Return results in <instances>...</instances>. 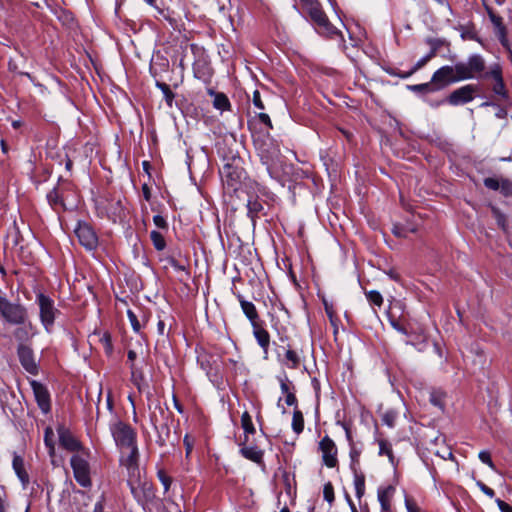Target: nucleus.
Masks as SVG:
<instances>
[{
	"label": "nucleus",
	"instance_id": "nucleus-52",
	"mask_svg": "<svg viewBox=\"0 0 512 512\" xmlns=\"http://www.w3.org/2000/svg\"><path fill=\"white\" fill-rule=\"evenodd\" d=\"M253 104L255 107H257L260 110H263L265 108V106L262 102V99H261L260 92L258 90H255L253 93Z\"/></svg>",
	"mask_w": 512,
	"mask_h": 512
},
{
	"label": "nucleus",
	"instance_id": "nucleus-14",
	"mask_svg": "<svg viewBox=\"0 0 512 512\" xmlns=\"http://www.w3.org/2000/svg\"><path fill=\"white\" fill-rule=\"evenodd\" d=\"M59 443L60 445L70 451L81 453L82 450H85L78 439L66 428L60 427L58 429Z\"/></svg>",
	"mask_w": 512,
	"mask_h": 512
},
{
	"label": "nucleus",
	"instance_id": "nucleus-20",
	"mask_svg": "<svg viewBox=\"0 0 512 512\" xmlns=\"http://www.w3.org/2000/svg\"><path fill=\"white\" fill-rule=\"evenodd\" d=\"M21 325L22 326L14 330L13 336L19 342V345H26V342H28L33 337L35 332H33L32 323H24Z\"/></svg>",
	"mask_w": 512,
	"mask_h": 512
},
{
	"label": "nucleus",
	"instance_id": "nucleus-17",
	"mask_svg": "<svg viewBox=\"0 0 512 512\" xmlns=\"http://www.w3.org/2000/svg\"><path fill=\"white\" fill-rule=\"evenodd\" d=\"M120 452V463L122 466L126 468V470L132 469L134 467H139V451L137 445L131 448L120 450Z\"/></svg>",
	"mask_w": 512,
	"mask_h": 512
},
{
	"label": "nucleus",
	"instance_id": "nucleus-16",
	"mask_svg": "<svg viewBox=\"0 0 512 512\" xmlns=\"http://www.w3.org/2000/svg\"><path fill=\"white\" fill-rule=\"evenodd\" d=\"M253 335L258 343V345L262 348L265 358L268 355V350L270 346V334L263 327V322H259L257 324L252 325Z\"/></svg>",
	"mask_w": 512,
	"mask_h": 512
},
{
	"label": "nucleus",
	"instance_id": "nucleus-1",
	"mask_svg": "<svg viewBox=\"0 0 512 512\" xmlns=\"http://www.w3.org/2000/svg\"><path fill=\"white\" fill-rule=\"evenodd\" d=\"M36 304L39 307V318L47 333H52L55 320L61 314L55 302L49 296L39 293L36 295Z\"/></svg>",
	"mask_w": 512,
	"mask_h": 512
},
{
	"label": "nucleus",
	"instance_id": "nucleus-34",
	"mask_svg": "<svg viewBox=\"0 0 512 512\" xmlns=\"http://www.w3.org/2000/svg\"><path fill=\"white\" fill-rule=\"evenodd\" d=\"M150 238L156 250L162 251L166 247L165 239L160 232L156 230L151 231Z\"/></svg>",
	"mask_w": 512,
	"mask_h": 512
},
{
	"label": "nucleus",
	"instance_id": "nucleus-57",
	"mask_svg": "<svg viewBox=\"0 0 512 512\" xmlns=\"http://www.w3.org/2000/svg\"><path fill=\"white\" fill-rule=\"evenodd\" d=\"M496 503L501 512H512V506L501 499H496Z\"/></svg>",
	"mask_w": 512,
	"mask_h": 512
},
{
	"label": "nucleus",
	"instance_id": "nucleus-48",
	"mask_svg": "<svg viewBox=\"0 0 512 512\" xmlns=\"http://www.w3.org/2000/svg\"><path fill=\"white\" fill-rule=\"evenodd\" d=\"M493 91H494V93H496L502 97H505L506 91H505V86H504L502 78H499L498 81L495 82V84L493 86Z\"/></svg>",
	"mask_w": 512,
	"mask_h": 512
},
{
	"label": "nucleus",
	"instance_id": "nucleus-28",
	"mask_svg": "<svg viewBox=\"0 0 512 512\" xmlns=\"http://www.w3.org/2000/svg\"><path fill=\"white\" fill-rule=\"evenodd\" d=\"M241 427L243 428L245 432V442L247 441V435L248 434H255L256 429L254 427V424L252 422V417L249 414V412L245 411L241 416Z\"/></svg>",
	"mask_w": 512,
	"mask_h": 512
},
{
	"label": "nucleus",
	"instance_id": "nucleus-27",
	"mask_svg": "<svg viewBox=\"0 0 512 512\" xmlns=\"http://www.w3.org/2000/svg\"><path fill=\"white\" fill-rule=\"evenodd\" d=\"M354 475V487H355V495L358 499H361L365 494V475L357 469L356 471H352Z\"/></svg>",
	"mask_w": 512,
	"mask_h": 512
},
{
	"label": "nucleus",
	"instance_id": "nucleus-60",
	"mask_svg": "<svg viewBox=\"0 0 512 512\" xmlns=\"http://www.w3.org/2000/svg\"><path fill=\"white\" fill-rule=\"evenodd\" d=\"M173 403H174V407L175 409L179 412V413H183L184 412V408L183 406L180 404V402L178 401L177 397L174 395L173 396Z\"/></svg>",
	"mask_w": 512,
	"mask_h": 512
},
{
	"label": "nucleus",
	"instance_id": "nucleus-51",
	"mask_svg": "<svg viewBox=\"0 0 512 512\" xmlns=\"http://www.w3.org/2000/svg\"><path fill=\"white\" fill-rule=\"evenodd\" d=\"M153 222L160 229H167L168 228L167 221L161 215H155L153 217Z\"/></svg>",
	"mask_w": 512,
	"mask_h": 512
},
{
	"label": "nucleus",
	"instance_id": "nucleus-9",
	"mask_svg": "<svg viewBox=\"0 0 512 512\" xmlns=\"http://www.w3.org/2000/svg\"><path fill=\"white\" fill-rule=\"evenodd\" d=\"M75 234L79 240V243L87 250H93L97 247L98 237L89 224L85 222H79L75 228Z\"/></svg>",
	"mask_w": 512,
	"mask_h": 512
},
{
	"label": "nucleus",
	"instance_id": "nucleus-44",
	"mask_svg": "<svg viewBox=\"0 0 512 512\" xmlns=\"http://www.w3.org/2000/svg\"><path fill=\"white\" fill-rule=\"evenodd\" d=\"M396 420V413L393 411H386L382 416V421L388 427H393Z\"/></svg>",
	"mask_w": 512,
	"mask_h": 512
},
{
	"label": "nucleus",
	"instance_id": "nucleus-61",
	"mask_svg": "<svg viewBox=\"0 0 512 512\" xmlns=\"http://www.w3.org/2000/svg\"><path fill=\"white\" fill-rule=\"evenodd\" d=\"M128 360L131 362V368H133V362L137 357V354L134 350H129L127 353Z\"/></svg>",
	"mask_w": 512,
	"mask_h": 512
},
{
	"label": "nucleus",
	"instance_id": "nucleus-39",
	"mask_svg": "<svg viewBox=\"0 0 512 512\" xmlns=\"http://www.w3.org/2000/svg\"><path fill=\"white\" fill-rule=\"evenodd\" d=\"M366 297L370 303H372L378 307H381L383 304V297L376 290H371L369 292H366Z\"/></svg>",
	"mask_w": 512,
	"mask_h": 512
},
{
	"label": "nucleus",
	"instance_id": "nucleus-49",
	"mask_svg": "<svg viewBox=\"0 0 512 512\" xmlns=\"http://www.w3.org/2000/svg\"><path fill=\"white\" fill-rule=\"evenodd\" d=\"M476 485L479 487V489L486 494L488 497L493 498L495 496V492L492 488L488 487L486 484H484L482 481H477Z\"/></svg>",
	"mask_w": 512,
	"mask_h": 512
},
{
	"label": "nucleus",
	"instance_id": "nucleus-47",
	"mask_svg": "<svg viewBox=\"0 0 512 512\" xmlns=\"http://www.w3.org/2000/svg\"><path fill=\"white\" fill-rule=\"evenodd\" d=\"M429 61L430 60L426 56L419 59L414 65V67L411 69V71L406 74V77L411 76L413 73L424 67Z\"/></svg>",
	"mask_w": 512,
	"mask_h": 512
},
{
	"label": "nucleus",
	"instance_id": "nucleus-19",
	"mask_svg": "<svg viewBox=\"0 0 512 512\" xmlns=\"http://www.w3.org/2000/svg\"><path fill=\"white\" fill-rule=\"evenodd\" d=\"M47 200L52 209L59 213L61 211L67 210L66 204L64 202L63 194L60 192L58 188L52 189L47 194Z\"/></svg>",
	"mask_w": 512,
	"mask_h": 512
},
{
	"label": "nucleus",
	"instance_id": "nucleus-31",
	"mask_svg": "<svg viewBox=\"0 0 512 512\" xmlns=\"http://www.w3.org/2000/svg\"><path fill=\"white\" fill-rule=\"evenodd\" d=\"M285 364L290 369H297L300 365V357L294 350H292L290 348L287 349V351L285 353Z\"/></svg>",
	"mask_w": 512,
	"mask_h": 512
},
{
	"label": "nucleus",
	"instance_id": "nucleus-55",
	"mask_svg": "<svg viewBox=\"0 0 512 512\" xmlns=\"http://www.w3.org/2000/svg\"><path fill=\"white\" fill-rule=\"evenodd\" d=\"M324 306L326 314L330 319V322L332 323V325H335V312L333 310V306L329 305L326 301H324Z\"/></svg>",
	"mask_w": 512,
	"mask_h": 512
},
{
	"label": "nucleus",
	"instance_id": "nucleus-3",
	"mask_svg": "<svg viewBox=\"0 0 512 512\" xmlns=\"http://www.w3.org/2000/svg\"><path fill=\"white\" fill-rule=\"evenodd\" d=\"M109 429L116 446L120 450L131 448L137 445L136 432L129 424L119 419H115L114 422L110 423Z\"/></svg>",
	"mask_w": 512,
	"mask_h": 512
},
{
	"label": "nucleus",
	"instance_id": "nucleus-6",
	"mask_svg": "<svg viewBox=\"0 0 512 512\" xmlns=\"http://www.w3.org/2000/svg\"><path fill=\"white\" fill-rule=\"evenodd\" d=\"M0 314L10 324L21 325L27 320V310L18 303H12L4 297H0Z\"/></svg>",
	"mask_w": 512,
	"mask_h": 512
},
{
	"label": "nucleus",
	"instance_id": "nucleus-43",
	"mask_svg": "<svg viewBox=\"0 0 512 512\" xmlns=\"http://www.w3.org/2000/svg\"><path fill=\"white\" fill-rule=\"evenodd\" d=\"M478 457L482 463L488 465L493 470L495 469V465L491 459V455H490L489 451H487V450L480 451Z\"/></svg>",
	"mask_w": 512,
	"mask_h": 512
},
{
	"label": "nucleus",
	"instance_id": "nucleus-13",
	"mask_svg": "<svg viewBox=\"0 0 512 512\" xmlns=\"http://www.w3.org/2000/svg\"><path fill=\"white\" fill-rule=\"evenodd\" d=\"M431 82L436 86L437 90H440L451 83H455V75L453 67L446 65L436 70L431 78Z\"/></svg>",
	"mask_w": 512,
	"mask_h": 512
},
{
	"label": "nucleus",
	"instance_id": "nucleus-40",
	"mask_svg": "<svg viewBox=\"0 0 512 512\" xmlns=\"http://www.w3.org/2000/svg\"><path fill=\"white\" fill-rule=\"evenodd\" d=\"M157 476L159 481L163 485L165 492H167L172 484V478L163 469L158 470Z\"/></svg>",
	"mask_w": 512,
	"mask_h": 512
},
{
	"label": "nucleus",
	"instance_id": "nucleus-26",
	"mask_svg": "<svg viewBox=\"0 0 512 512\" xmlns=\"http://www.w3.org/2000/svg\"><path fill=\"white\" fill-rule=\"evenodd\" d=\"M317 31L319 34L329 38L340 37L343 39L341 32L328 19L317 27Z\"/></svg>",
	"mask_w": 512,
	"mask_h": 512
},
{
	"label": "nucleus",
	"instance_id": "nucleus-37",
	"mask_svg": "<svg viewBox=\"0 0 512 512\" xmlns=\"http://www.w3.org/2000/svg\"><path fill=\"white\" fill-rule=\"evenodd\" d=\"M491 21L494 24V26L498 30L499 37L502 39V42L504 43L505 40V27L502 22V18L499 16H496L494 14L490 15Z\"/></svg>",
	"mask_w": 512,
	"mask_h": 512
},
{
	"label": "nucleus",
	"instance_id": "nucleus-46",
	"mask_svg": "<svg viewBox=\"0 0 512 512\" xmlns=\"http://www.w3.org/2000/svg\"><path fill=\"white\" fill-rule=\"evenodd\" d=\"M127 316L129 318V321L131 323V326H132L133 330L135 332H139L140 329H141V325H140V323L138 321L137 316L131 310L127 311Z\"/></svg>",
	"mask_w": 512,
	"mask_h": 512
},
{
	"label": "nucleus",
	"instance_id": "nucleus-33",
	"mask_svg": "<svg viewBox=\"0 0 512 512\" xmlns=\"http://www.w3.org/2000/svg\"><path fill=\"white\" fill-rule=\"evenodd\" d=\"M277 380L280 384L281 391L284 395L295 392L294 385L292 384V382L289 380L288 376L285 373H283V375L277 376Z\"/></svg>",
	"mask_w": 512,
	"mask_h": 512
},
{
	"label": "nucleus",
	"instance_id": "nucleus-54",
	"mask_svg": "<svg viewBox=\"0 0 512 512\" xmlns=\"http://www.w3.org/2000/svg\"><path fill=\"white\" fill-rule=\"evenodd\" d=\"M169 263L174 270L183 271L186 273L187 276H189V273L186 270V267L183 264H181L179 261H177L175 259H171V260H169Z\"/></svg>",
	"mask_w": 512,
	"mask_h": 512
},
{
	"label": "nucleus",
	"instance_id": "nucleus-62",
	"mask_svg": "<svg viewBox=\"0 0 512 512\" xmlns=\"http://www.w3.org/2000/svg\"><path fill=\"white\" fill-rule=\"evenodd\" d=\"M157 330L160 335L164 334L165 331V323L163 320H159L157 323Z\"/></svg>",
	"mask_w": 512,
	"mask_h": 512
},
{
	"label": "nucleus",
	"instance_id": "nucleus-23",
	"mask_svg": "<svg viewBox=\"0 0 512 512\" xmlns=\"http://www.w3.org/2000/svg\"><path fill=\"white\" fill-rule=\"evenodd\" d=\"M247 215L252 220V222H255V219L258 218L259 213L263 210L262 203L258 200L257 195L249 196L247 200Z\"/></svg>",
	"mask_w": 512,
	"mask_h": 512
},
{
	"label": "nucleus",
	"instance_id": "nucleus-30",
	"mask_svg": "<svg viewBox=\"0 0 512 512\" xmlns=\"http://www.w3.org/2000/svg\"><path fill=\"white\" fill-rule=\"evenodd\" d=\"M378 445H379V455H386L388 458H389V461L392 465H395V461H394V455H393V451H392V446L391 444L384 440V439H380L378 441Z\"/></svg>",
	"mask_w": 512,
	"mask_h": 512
},
{
	"label": "nucleus",
	"instance_id": "nucleus-15",
	"mask_svg": "<svg viewBox=\"0 0 512 512\" xmlns=\"http://www.w3.org/2000/svg\"><path fill=\"white\" fill-rule=\"evenodd\" d=\"M395 494V487L389 485L380 487L377 491V498L380 503V512H394L392 509V500Z\"/></svg>",
	"mask_w": 512,
	"mask_h": 512
},
{
	"label": "nucleus",
	"instance_id": "nucleus-32",
	"mask_svg": "<svg viewBox=\"0 0 512 512\" xmlns=\"http://www.w3.org/2000/svg\"><path fill=\"white\" fill-rule=\"evenodd\" d=\"M156 86L162 91L164 99L169 107H172L175 94L170 89V86L164 82H156Z\"/></svg>",
	"mask_w": 512,
	"mask_h": 512
},
{
	"label": "nucleus",
	"instance_id": "nucleus-24",
	"mask_svg": "<svg viewBox=\"0 0 512 512\" xmlns=\"http://www.w3.org/2000/svg\"><path fill=\"white\" fill-rule=\"evenodd\" d=\"M12 465L16 475L22 482L23 486H26L29 483V476L25 470L23 458L18 455H15L13 458Z\"/></svg>",
	"mask_w": 512,
	"mask_h": 512
},
{
	"label": "nucleus",
	"instance_id": "nucleus-42",
	"mask_svg": "<svg viewBox=\"0 0 512 512\" xmlns=\"http://www.w3.org/2000/svg\"><path fill=\"white\" fill-rule=\"evenodd\" d=\"M499 190L505 197L512 196V181L508 179H501Z\"/></svg>",
	"mask_w": 512,
	"mask_h": 512
},
{
	"label": "nucleus",
	"instance_id": "nucleus-53",
	"mask_svg": "<svg viewBox=\"0 0 512 512\" xmlns=\"http://www.w3.org/2000/svg\"><path fill=\"white\" fill-rule=\"evenodd\" d=\"M435 454L443 460L454 459L453 453L450 448H444L442 452L436 451Z\"/></svg>",
	"mask_w": 512,
	"mask_h": 512
},
{
	"label": "nucleus",
	"instance_id": "nucleus-58",
	"mask_svg": "<svg viewBox=\"0 0 512 512\" xmlns=\"http://www.w3.org/2000/svg\"><path fill=\"white\" fill-rule=\"evenodd\" d=\"M258 118L262 123L267 125L268 128L272 129V122L268 114L261 112L258 114Z\"/></svg>",
	"mask_w": 512,
	"mask_h": 512
},
{
	"label": "nucleus",
	"instance_id": "nucleus-21",
	"mask_svg": "<svg viewBox=\"0 0 512 512\" xmlns=\"http://www.w3.org/2000/svg\"><path fill=\"white\" fill-rule=\"evenodd\" d=\"M304 6L306 7L309 16L317 25V27L328 19L326 14L322 11L317 0L312 1V4H306Z\"/></svg>",
	"mask_w": 512,
	"mask_h": 512
},
{
	"label": "nucleus",
	"instance_id": "nucleus-2",
	"mask_svg": "<svg viewBox=\"0 0 512 512\" xmlns=\"http://www.w3.org/2000/svg\"><path fill=\"white\" fill-rule=\"evenodd\" d=\"M255 146L261 163L266 167L268 174L272 176V169L277 164L280 156L278 145L269 136H266L263 139L256 140Z\"/></svg>",
	"mask_w": 512,
	"mask_h": 512
},
{
	"label": "nucleus",
	"instance_id": "nucleus-4",
	"mask_svg": "<svg viewBox=\"0 0 512 512\" xmlns=\"http://www.w3.org/2000/svg\"><path fill=\"white\" fill-rule=\"evenodd\" d=\"M88 458L89 452L82 450L81 453L74 454L70 459L74 478L77 483L84 488H88L92 485Z\"/></svg>",
	"mask_w": 512,
	"mask_h": 512
},
{
	"label": "nucleus",
	"instance_id": "nucleus-7",
	"mask_svg": "<svg viewBox=\"0 0 512 512\" xmlns=\"http://www.w3.org/2000/svg\"><path fill=\"white\" fill-rule=\"evenodd\" d=\"M127 484L134 497L139 498L151 489V483L141 474L139 467L127 470Z\"/></svg>",
	"mask_w": 512,
	"mask_h": 512
},
{
	"label": "nucleus",
	"instance_id": "nucleus-11",
	"mask_svg": "<svg viewBox=\"0 0 512 512\" xmlns=\"http://www.w3.org/2000/svg\"><path fill=\"white\" fill-rule=\"evenodd\" d=\"M17 354L22 367L30 374L38 373V366L34 359V353L28 345H18Z\"/></svg>",
	"mask_w": 512,
	"mask_h": 512
},
{
	"label": "nucleus",
	"instance_id": "nucleus-29",
	"mask_svg": "<svg viewBox=\"0 0 512 512\" xmlns=\"http://www.w3.org/2000/svg\"><path fill=\"white\" fill-rule=\"evenodd\" d=\"M292 429L296 434H300L304 429V417L299 409L293 411Z\"/></svg>",
	"mask_w": 512,
	"mask_h": 512
},
{
	"label": "nucleus",
	"instance_id": "nucleus-18",
	"mask_svg": "<svg viewBox=\"0 0 512 512\" xmlns=\"http://www.w3.org/2000/svg\"><path fill=\"white\" fill-rule=\"evenodd\" d=\"M237 299L240 303L243 313L249 319L251 326L262 322L260 320L256 306L252 302L247 301L241 294L237 295Z\"/></svg>",
	"mask_w": 512,
	"mask_h": 512
},
{
	"label": "nucleus",
	"instance_id": "nucleus-56",
	"mask_svg": "<svg viewBox=\"0 0 512 512\" xmlns=\"http://www.w3.org/2000/svg\"><path fill=\"white\" fill-rule=\"evenodd\" d=\"M285 403L288 406H294L295 409H297V398L295 392L288 393L287 395H285Z\"/></svg>",
	"mask_w": 512,
	"mask_h": 512
},
{
	"label": "nucleus",
	"instance_id": "nucleus-10",
	"mask_svg": "<svg viewBox=\"0 0 512 512\" xmlns=\"http://www.w3.org/2000/svg\"><path fill=\"white\" fill-rule=\"evenodd\" d=\"M319 450L322 453L323 463L327 467L334 468L337 466V447L329 436H325L321 439L319 442Z\"/></svg>",
	"mask_w": 512,
	"mask_h": 512
},
{
	"label": "nucleus",
	"instance_id": "nucleus-22",
	"mask_svg": "<svg viewBox=\"0 0 512 512\" xmlns=\"http://www.w3.org/2000/svg\"><path fill=\"white\" fill-rule=\"evenodd\" d=\"M240 453L244 458L254 463L261 464L263 462L264 452L256 446L243 445L240 449Z\"/></svg>",
	"mask_w": 512,
	"mask_h": 512
},
{
	"label": "nucleus",
	"instance_id": "nucleus-63",
	"mask_svg": "<svg viewBox=\"0 0 512 512\" xmlns=\"http://www.w3.org/2000/svg\"><path fill=\"white\" fill-rule=\"evenodd\" d=\"M437 50H438V46H433L430 50V52L425 55L429 60H431L432 58H434L436 56V53H437Z\"/></svg>",
	"mask_w": 512,
	"mask_h": 512
},
{
	"label": "nucleus",
	"instance_id": "nucleus-12",
	"mask_svg": "<svg viewBox=\"0 0 512 512\" xmlns=\"http://www.w3.org/2000/svg\"><path fill=\"white\" fill-rule=\"evenodd\" d=\"M30 385L39 408L43 413H48L51 409V401L47 388L36 380H32Z\"/></svg>",
	"mask_w": 512,
	"mask_h": 512
},
{
	"label": "nucleus",
	"instance_id": "nucleus-64",
	"mask_svg": "<svg viewBox=\"0 0 512 512\" xmlns=\"http://www.w3.org/2000/svg\"><path fill=\"white\" fill-rule=\"evenodd\" d=\"M427 42L430 44L431 48H432L433 46H436V45H437V46H438V48H439V47H440V45H441V41H440V40H438V39H428V41H427Z\"/></svg>",
	"mask_w": 512,
	"mask_h": 512
},
{
	"label": "nucleus",
	"instance_id": "nucleus-41",
	"mask_svg": "<svg viewBox=\"0 0 512 512\" xmlns=\"http://www.w3.org/2000/svg\"><path fill=\"white\" fill-rule=\"evenodd\" d=\"M323 497L331 505L335 500L334 487L331 482H327L323 488Z\"/></svg>",
	"mask_w": 512,
	"mask_h": 512
},
{
	"label": "nucleus",
	"instance_id": "nucleus-45",
	"mask_svg": "<svg viewBox=\"0 0 512 512\" xmlns=\"http://www.w3.org/2000/svg\"><path fill=\"white\" fill-rule=\"evenodd\" d=\"M500 183H501V180L499 181L496 178L488 177V178L484 179L485 187H487L488 189H491V190H495V191L499 190Z\"/></svg>",
	"mask_w": 512,
	"mask_h": 512
},
{
	"label": "nucleus",
	"instance_id": "nucleus-36",
	"mask_svg": "<svg viewBox=\"0 0 512 512\" xmlns=\"http://www.w3.org/2000/svg\"><path fill=\"white\" fill-rule=\"evenodd\" d=\"M409 89L413 92H421V93H428V92H434L437 91L436 86L433 85L432 82L429 83H423V84H416L409 86Z\"/></svg>",
	"mask_w": 512,
	"mask_h": 512
},
{
	"label": "nucleus",
	"instance_id": "nucleus-35",
	"mask_svg": "<svg viewBox=\"0 0 512 512\" xmlns=\"http://www.w3.org/2000/svg\"><path fill=\"white\" fill-rule=\"evenodd\" d=\"M53 437H54V432H53L52 428L51 427H47L45 429V433H44V442H45V445L49 449V455L51 457H53L54 454H55V447H54Z\"/></svg>",
	"mask_w": 512,
	"mask_h": 512
},
{
	"label": "nucleus",
	"instance_id": "nucleus-59",
	"mask_svg": "<svg viewBox=\"0 0 512 512\" xmlns=\"http://www.w3.org/2000/svg\"><path fill=\"white\" fill-rule=\"evenodd\" d=\"M493 212H494V214H495V216H496V218H497V222H498V224H499L502 228H504V227H505V217H504V215H502V214L499 212V210H498V209H496V208H493Z\"/></svg>",
	"mask_w": 512,
	"mask_h": 512
},
{
	"label": "nucleus",
	"instance_id": "nucleus-8",
	"mask_svg": "<svg viewBox=\"0 0 512 512\" xmlns=\"http://www.w3.org/2000/svg\"><path fill=\"white\" fill-rule=\"evenodd\" d=\"M477 92V85L467 84L452 91L446 101L452 106L464 105L471 102L475 98Z\"/></svg>",
	"mask_w": 512,
	"mask_h": 512
},
{
	"label": "nucleus",
	"instance_id": "nucleus-5",
	"mask_svg": "<svg viewBox=\"0 0 512 512\" xmlns=\"http://www.w3.org/2000/svg\"><path fill=\"white\" fill-rule=\"evenodd\" d=\"M453 67L456 82L472 79L476 73L485 69V63L480 55H472L467 62H458Z\"/></svg>",
	"mask_w": 512,
	"mask_h": 512
},
{
	"label": "nucleus",
	"instance_id": "nucleus-50",
	"mask_svg": "<svg viewBox=\"0 0 512 512\" xmlns=\"http://www.w3.org/2000/svg\"><path fill=\"white\" fill-rule=\"evenodd\" d=\"M405 506L408 512H420V508L413 499L405 498Z\"/></svg>",
	"mask_w": 512,
	"mask_h": 512
},
{
	"label": "nucleus",
	"instance_id": "nucleus-38",
	"mask_svg": "<svg viewBox=\"0 0 512 512\" xmlns=\"http://www.w3.org/2000/svg\"><path fill=\"white\" fill-rule=\"evenodd\" d=\"M360 453H361L360 450H358L355 446L351 447V449H350V458H351L350 468L352 471H356L357 469H360L359 468Z\"/></svg>",
	"mask_w": 512,
	"mask_h": 512
},
{
	"label": "nucleus",
	"instance_id": "nucleus-25",
	"mask_svg": "<svg viewBox=\"0 0 512 512\" xmlns=\"http://www.w3.org/2000/svg\"><path fill=\"white\" fill-rule=\"evenodd\" d=\"M210 94L214 97L213 99V107L220 111L230 110L231 104L228 97L224 93L209 91Z\"/></svg>",
	"mask_w": 512,
	"mask_h": 512
}]
</instances>
